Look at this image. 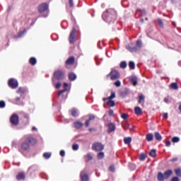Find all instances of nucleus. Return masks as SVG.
<instances>
[{
  "instance_id": "f257e3e1",
  "label": "nucleus",
  "mask_w": 181,
  "mask_h": 181,
  "mask_svg": "<svg viewBox=\"0 0 181 181\" xmlns=\"http://www.w3.org/2000/svg\"><path fill=\"white\" fill-rule=\"evenodd\" d=\"M37 144V140L32 136H28L25 139V141L21 143L18 151L21 153H25V152H29L30 150V145H36Z\"/></svg>"
},
{
  "instance_id": "f03ea898",
  "label": "nucleus",
  "mask_w": 181,
  "mask_h": 181,
  "mask_svg": "<svg viewBox=\"0 0 181 181\" xmlns=\"http://www.w3.org/2000/svg\"><path fill=\"white\" fill-rule=\"evenodd\" d=\"M173 175V171L172 170H167L162 173V172H158L157 175V179L158 181H165L168 180L170 176Z\"/></svg>"
},
{
  "instance_id": "7ed1b4c3",
  "label": "nucleus",
  "mask_w": 181,
  "mask_h": 181,
  "mask_svg": "<svg viewBox=\"0 0 181 181\" xmlns=\"http://www.w3.org/2000/svg\"><path fill=\"white\" fill-rule=\"evenodd\" d=\"M38 12L40 13H45L44 16H49V4L47 3H42L38 6Z\"/></svg>"
},
{
  "instance_id": "20e7f679",
  "label": "nucleus",
  "mask_w": 181,
  "mask_h": 181,
  "mask_svg": "<svg viewBox=\"0 0 181 181\" xmlns=\"http://www.w3.org/2000/svg\"><path fill=\"white\" fill-rule=\"evenodd\" d=\"M10 122L13 127H18L19 125V115L13 114L10 117Z\"/></svg>"
},
{
  "instance_id": "39448f33",
  "label": "nucleus",
  "mask_w": 181,
  "mask_h": 181,
  "mask_svg": "<svg viewBox=\"0 0 181 181\" xmlns=\"http://www.w3.org/2000/svg\"><path fill=\"white\" fill-rule=\"evenodd\" d=\"M115 19V16L111 14V11H105L103 14V19H105L106 22H112V19Z\"/></svg>"
},
{
  "instance_id": "423d86ee",
  "label": "nucleus",
  "mask_w": 181,
  "mask_h": 181,
  "mask_svg": "<svg viewBox=\"0 0 181 181\" xmlns=\"http://www.w3.org/2000/svg\"><path fill=\"white\" fill-rule=\"evenodd\" d=\"M92 149L95 152H101V151L104 150V144L100 142L94 143L92 145Z\"/></svg>"
},
{
  "instance_id": "0eeeda50",
  "label": "nucleus",
  "mask_w": 181,
  "mask_h": 181,
  "mask_svg": "<svg viewBox=\"0 0 181 181\" xmlns=\"http://www.w3.org/2000/svg\"><path fill=\"white\" fill-rule=\"evenodd\" d=\"M110 79L112 81L118 80V78H119L120 77L119 72H118V71L115 69H112L110 73L107 74V77H110Z\"/></svg>"
},
{
  "instance_id": "6e6552de",
  "label": "nucleus",
  "mask_w": 181,
  "mask_h": 181,
  "mask_svg": "<svg viewBox=\"0 0 181 181\" xmlns=\"http://www.w3.org/2000/svg\"><path fill=\"white\" fill-rule=\"evenodd\" d=\"M53 76L55 80H63L64 78V72L62 70H57L54 72Z\"/></svg>"
},
{
  "instance_id": "1a4fd4ad",
  "label": "nucleus",
  "mask_w": 181,
  "mask_h": 181,
  "mask_svg": "<svg viewBox=\"0 0 181 181\" xmlns=\"http://www.w3.org/2000/svg\"><path fill=\"white\" fill-rule=\"evenodd\" d=\"M76 27H73L72 30L69 35V43L73 44L74 43V42H76Z\"/></svg>"
},
{
  "instance_id": "9d476101",
  "label": "nucleus",
  "mask_w": 181,
  "mask_h": 181,
  "mask_svg": "<svg viewBox=\"0 0 181 181\" xmlns=\"http://www.w3.org/2000/svg\"><path fill=\"white\" fill-rule=\"evenodd\" d=\"M8 86L11 87V88H18V81L13 78H10L8 82Z\"/></svg>"
},
{
  "instance_id": "9b49d317",
  "label": "nucleus",
  "mask_w": 181,
  "mask_h": 181,
  "mask_svg": "<svg viewBox=\"0 0 181 181\" xmlns=\"http://www.w3.org/2000/svg\"><path fill=\"white\" fill-rule=\"evenodd\" d=\"M76 63V58L74 57H70L65 62V67L68 68L69 66H73Z\"/></svg>"
},
{
  "instance_id": "f8f14e48",
  "label": "nucleus",
  "mask_w": 181,
  "mask_h": 181,
  "mask_svg": "<svg viewBox=\"0 0 181 181\" xmlns=\"http://www.w3.org/2000/svg\"><path fill=\"white\" fill-rule=\"evenodd\" d=\"M80 177L81 181H89L90 178L88 177V174H87V171L82 170L80 173Z\"/></svg>"
},
{
  "instance_id": "ddd939ff",
  "label": "nucleus",
  "mask_w": 181,
  "mask_h": 181,
  "mask_svg": "<svg viewBox=\"0 0 181 181\" xmlns=\"http://www.w3.org/2000/svg\"><path fill=\"white\" fill-rule=\"evenodd\" d=\"M115 129H116V127L114 123H109L107 124V134H111V132H114Z\"/></svg>"
},
{
  "instance_id": "4468645a",
  "label": "nucleus",
  "mask_w": 181,
  "mask_h": 181,
  "mask_svg": "<svg viewBox=\"0 0 181 181\" xmlns=\"http://www.w3.org/2000/svg\"><path fill=\"white\" fill-rule=\"evenodd\" d=\"M128 94H129V90L124 88L123 90L120 91L119 96L122 97V98H125Z\"/></svg>"
},
{
  "instance_id": "2eb2a0df",
  "label": "nucleus",
  "mask_w": 181,
  "mask_h": 181,
  "mask_svg": "<svg viewBox=\"0 0 181 181\" xmlns=\"http://www.w3.org/2000/svg\"><path fill=\"white\" fill-rule=\"evenodd\" d=\"M127 49L129 50V52H131V53L138 52V47L136 46L127 45Z\"/></svg>"
},
{
  "instance_id": "dca6fc26",
  "label": "nucleus",
  "mask_w": 181,
  "mask_h": 181,
  "mask_svg": "<svg viewBox=\"0 0 181 181\" xmlns=\"http://www.w3.org/2000/svg\"><path fill=\"white\" fill-rule=\"evenodd\" d=\"M129 81L134 86L138 85V78L136 76H131Z\"/></svg>"
},
{
  "instance_id": "f3484780",
  "label": "nucleus",
  "mask_w": 181,
  "mask_h": 181,
  "mask_svg": "<svg viewBox=\"0 0 181 181\" xmlns=\"http://www.w3.org/2000/svg\"><path fill=\"white\" fill-rule=\"evenodd\" d=\"M25 177H26V175H25V173H23V172L19 173L16 175V179L18 180H25Z\"/></svg>"
},
{
  "instance_id": "a211bd4d",
  "label": "nucleus",
  "mask_w": 181,
  "mask_h": 181,
  "mask_svg": "<svg viewBox=\"0 0 181 181\" xmlns=\"http://www.w3.org/2000/svg\"><path fill=\"white\" fill-rule=\"evenodd\" d=\"M68 77L70 80V81H74V80H76V78H77V76L76 75V74L71 72L69 74Z\"/></svg>"
},
{
  "instance_id": "6ab92c4d",
  "label": "nucleus",
  "mask_w": 181,
  "mask_h": 181,
  "mask_svg": "<svg viewBox=\"0 0 181 181\" xmlns=\"http://www.w3.org/2000/svg\"><path fill=\"white\" fill-rule=\"evenodd\" d=\"M67 87H69V84H67V83H64V89L60 90L58 93V97H60V95H62V94H63V93H66V91H67Z\"/></svg>"
},
{
  "instance_id": "aec40b11",
  "label": "nucleus",
  "mask_w": 181,
  "mask_h": 181,
  "mask_svg": "<svg viewBox=\"0 0 181 181\" xmlns=\"http://www.w3.org/2000/svg\"><path fill=\"white\" fill-rule=\"evenodd\" d=\"M154 136L156 141H158V142H160V141H162V135H160V133H159L158 132H156L154 133Z\"/></svg>"
},
{
  "instance_id": "412c9836",
  "label": "nucleus",
  "mask_w": 181,
  "mask_h": 181,
  "mask_svg": "<svg viewBox=\"0 0 181 181\" xmlns=\"http://www.w3.org/2000/svg\"><path fill=\"white\" fill-rule=\"evenodd\" d=\"M74 128H76V129H80V128H83V122H75L74 123Z\"/></svg>"
},
{
  "instance_id": "4be33fe9",
  "label": "nucleus",
  "mask_w": 181,
  "mask_h": 181,
  "mask_svg": "<svg viewBox=\"0 0 181 181\" xmlns=\"http://www.w3.org/2000/svg\"><path fill=\"white\" fill-rule=\"evenodd\" d=\"M134 113L136 115H142V109L139 107H136L134 108Z\"/></svg>"
},
{
  "instance_id": "5701e85b",
  "label": "nucleus",
  "mask_w": 181,
  "mask_h": 181,
  "mask_svg": "<svg viewBox=\"0 0 181 181\" xmlns=\"http://www.w3.org/2000/svg\"><path fill=\"white\" fill-rule=\"evenodd\" d=\"M146 141H148V142H151V141H153V134L151 133L146 134Z\"/></svg>"
},
{
  "instance_id": "b1692460",
  "label": "nucleus",
  "mask_w": 181,
  "mask_h": 181,
  "mask_svg": "<svg viewBox=\"0 0 181 181\" xmlns=\"http://www.w3.org/2000/svg\"><path fill=\"white\" fill-rule=\"evenodd\" d=\"M170 88L172 90H179V86L177 85V83H172L170 85Z\"/></svg>"
},
{
  "instance_id": "393cba45",
  "label": "nucleus",
  "mask_w": 181,
  "mask_h": 181,
  "mask_svg": "<svg viewBox=\"0 0 181 181\" xmlns=\"http://www.w3.org/2000/svg\"><path fill=\"white\" fill-rule=\"evenodd\" d=\"M131 142H132V137H125L124 139V143L125 144V145H129V144H131Z\"/></svg>"
},
{
  "instance_id": "a878e982",
  "label": "nucleus",
  "mask_w": 181,
  "mask_h": 181,
  "mask_svg": "<svg viewBox=\"0 0 181 181\" xmlns=\"http://www.w3.org/2000/svg\"><path fill=\"white\" fill-rule=\"evenodd\" d=\"M174 172L178 177H181V168H178L174 170Z\"/></svg>"
},
{
  "instance_id": "bb28decb",
  "label": "nucleus",
  "mask_w": 181,
  "mask_h": 181,
  "mask_svg": "<svg viewBox=\"0 0 181 181\" xmlns=\"http://www.w3.org/2000/svg\"><path fill=\"white\" fill-rule=\"evenodd\" d=\"M37 60H36V58L35 57H31L30 59H29V63L30 64H31L32 66H35V64H36L37 63Z\"/></svg>"
},
{
  "instance_id": "cd10ccee",
  "label": "nucleus",
  "mask_w": 181,
  "mask_h": 181,
  "mask_svg": "<svg viewBox=\"0 0 181 181\" xmlns=\"http://www.w3.org/2000/svg\"><path fill=\"white\" fill-rule=\"evenodd\" d=\"M107 105H108V107H115V102L112 100H108Z\"/></svg>"
},
{
  "instance_id": "c85d7f7f",
  "label": "nucleus",
  "mask_w": 181,
  "mask_h": 181,
  "mask_svg": "<svg viewBox=\"0 0 181 181\" xmlns=\"http://www.w3.org/2000/svg\"><path fill=\"white\" fill-rule=\"evenodd\" d=\"M129 67L130 70H135V63L132 61L129 62Z\"/></svg>"
},
{
  "instance_id": "c756f323",
  "label": "nucleus",
  "mask_w": 181,
  "mask_h": 181,
  "mask_svg": "<svg viewBox=\"0 0 181 181\" xmlns=\"http://www.w3.org/2000/svg\"><path fill=\"white\" fill-rule=\"evenodd\" d=\"M150 156H152V158H156V150L152 149L149 153Z\"/></svg>"
},
{
  "instance_id": "7c9ffc66",
  "label": "nucleus",
  "mask_w": 181,
  "mask_h": 181,
  "mask_svg": "<svg viewBox=\"0 0 181 181\" xmlns=\"http://www.w3.org/2000/svg\"><path fill=\"white\" fill-rule=\"evenodd\" d=\"M138 103H139V104H142V103H145V97L144 96V95H141L139 96Z\"/></svg>"
},
{
  "instance_id": "2f4dec72",
  "label": "nucleus",
  "mask_w": 181,
  "mask_h": 181,
  "mask_svg": "<svg viewBox=\"0 0 181 181\" xmlns=\"http://www.w3.org/2000/svg\"><path fill=\"white\" fill-rule=\"evenodd\" d=\"M84 158L86 160H93V156H91L90 153H88L87 155L84 156Z\"/></svg>"
},
{
  "instance_id": "473e14b6",
  "label": "nucleus",
  "mask_w": 181,
  "mask_h": 181,
  "mask_svg": "<svg viewBox=\"0 0 181 181\" xmlns=\"http://www.w3.org/2000/svg\"><path fill=\"white\" fill-rule=\"evenodd\" d=\"M51 156H52V153L45 152L43 153V157L45 159H49V158H50Z\"/></svg>"
},
{
  "instance_id": "72a5a7b5",
  "label": "nucleus",
  "mask_w": 181,
  "mask_h": 181,
  "mask_svg": "<svg viewBox=\"0 0 181 181\" xmlns=\"http://www.w3.org/2000/svg\"><path fill=\"white\" fill-rule=\"evenodd\" d=\"M104 156H105V154H104V152L103 151H100L97 155L98 159H103Z\"/></svg>"
},
{
  "instance_id": "f704fd0d",
  "label": "nucleus",
  "mask_w": 181,
  "mask_h": 181,
  "mask_svg": "<svg viewBox=\"0 0 181 181\" xmlns=\"http://www.w3.org/2000/svg\"><path fill=\"white\" fill-rule=\"evenodd\" d=\"M119 66L121 69H127V62L125 61L121 62Z\"/></svg>"
},
{
  "instance_id": "c9c22d12",
  "label": "nucleus",
  "mask_w": 181,
  "mask_h": 181,
  "mask_svg": "<svg viewBox=\"0 0 181 181\" xmlns=\"http://www.w3.org/2000/svg\"><path fill=\"white\" fill-rule=\"evenodd\" d=\"M123 128L125 130L129 129V123H128V122H124L123 124Z\"/></svg>"
},
{
  "instance_id": "e433bc0d",
  "label": "nucleus",
  "mask_w": 181,
  "mask_h": 181,
  "mask_svg": "<svg viewBox=\"0 0 181 181\" xmlns=\"http://www.w3.org/2000/svg\"><path fill=\"white\" fill-rule=\"evenodd\" d=\"M71 114L72 117H77V110L72 109L71 111Z\"/></svg>"
},
{
  "instance_id": "4c0bfd02",
  "label": "nucleus",
  "mask_w": 181,
  "mask_h": 181,
  "mask_svg": "<svg viewBox=\"0 0 181 181\" xmlns=\"http://www.w3.org/2000/svg\"><path fill=\"white\" fill-rule=\"evenodd\" d=\"M179 141H180V139L177 136H174L172 139V142H173L174 144H176L177 142H179Z\"/></svg>"
},
{
  "instance_id": "58836bf2",
  "label": "nucleus",
  "mask_w": 181,
  "mask_h": 181,
  "mask_svg": "<svg viewBox=\"0 0 181 181\" xmlns=\"http://www.w3.org/2000/svg\"><path fill=\"white\" fill-rule=\"evenodd\" d=\"M136 47H139V49L140 47H142V42L139 40L136 41Z\"/></svg>"
},
{
  "instance_id": "ea45409f",
  "label": "nucleus",
  "mask_w": 181,
  "mask_h": 181,
  "mask_svg": "<svg viewBox=\"0 0 181 181\" xmlns=\"http://www.w3.org/2000/svg\"><path fill=\"white\" fill-rule=\"evenodd\" d=\"M113 98H115V92L112 91L110 96L108 97V100H112Z\"/></svg>"
},
{
  "instance_id": "a19ab883",
  "label": "nucleus",
  "mask_w": 181,
  "mask_h": 181,
  "mask_svg": "<svg viewBox=\"0 0 181 181\" xmlns=\"http://www.w3.org/2000/svg\"><path fill=\"white\" fill-rule=\"evenodd\" d=\"M25 33H26V29H24L23 31L20 32L18 33V37H22Z\"/></svg>"
},
{
  "instance_id": "79ce46f5",
  "label": "nucleus",
  "mask_w": 181,
  "mask_h": 181,
  "mask_svg": "<svg viewBox=\"0 0 181 181\" xmlns=\"http://www.w3.org/2000/svg\"><path fill=\"white\" fill-rule=\"evenodd\" d=\"M128 117L129 116L127 113H122L121 115V118H122V119H127Z\"/></svg>"
},
{
  "instance_id": "37998d69",
  "label": "nucleus",
  "mask_w": 181,
  "mask_h": 181,
  "mask_svg": "<svg viewBox=\"0 0 181 181\" xmlns=\"http://www.w3.org/2000/svg\"><path fill=\"white\" fill-rule=\"evenodd\" d=\"M73 151H78V144H75L72 145Z\"/></svg>"
},
{
  "instance_id": "c03bdc74",
  "label": "nucleus",
  "mask_w": 181,
  "mask_h": 181,
  "mask_svg": "<svg viewBox=\"0 0 181 181\" xmlns=\"http://www.w3.org/2000/svg\"><path fill=\"white\" fill-rule=\"evenodd\" d=\"M95 119V116L94 115H89L88 121H93Z\"/></svg>"
},
{
  "instance_id": "a18cd8bd",
  "label": "nucleus",
  "mask_w": 181,
  "mask_h": 181,
  "mask_svg": "<svg viewBox=\"0 0 181 181\" xmlns=\"http://www.w3.org/2000/svg\"><path fill=\"white\" fill-rule=\"evenodd\" d=\"M139 159H140L141 160H144L145 159H146V156H145L144 153H141V154H140V156H139Z\"/></svg>"
},
{
  "instance_id": "49530a36",
  "label": "nucleus",
  "mask_w": 181,
  "mask_h": 181,
  "mask_svg": "<svg viewBox=\"0 0 181 181\" xmlns=\"http://www.w3.org/2000/svg\"><path fill=\"white\" fill-rule=\"evenodd\" d=\"M6 105V104L5 103V101H0V108H5Z\"/></svg>"
},
{
  "instance_id": "de8ad7c7",
  "label": "nucleus",
  "mask_w": 181,
  "mask_h": 181,
  "mask_svg": "<svg viewBox=\"0 0 181 181\" xmlns=\"http://www.w3.org/2000/svg\"><path fill=\"white\" fill-rule=\"evenodd\" d=\"M59 155L62 158H64V156H66V152L64 151V150H61L60 152H59Z\"/></svg>"
},
{
  "instance_id": "09e8293b",
  "label": "nucleus",
  "mask_w": 181,
  "mask_h": 181,
  "mask_svg": "<svg viewBox=\"0 0 181 181\" xmlns=\"http://www.w3.org/2000/svg\"><path fill=\"white\" fill-rule=\"evenodd\" d=\"M114 85L116 87H121V81H117L116 82H115Z\"/></svg>"
},
{
  "instance_id": "8fccbe9b",
  "label": "nucleus",
  "mask_w": 181,
  "mask_h": 181,
  "mask_svg": "<svg viewBox=\"0 0 181 181\" xmlns=\"http://www.w3.org/2000/svg\"><path fill=\"white\" fill-rule=\"evenodd\" d=\"M109 170H110V172H115V166H114V165H110V166L109 167Z\"/></svg>"
},
{
  "instance_id": "3c124183",
  "label": "nucleus",
  "mask_w": 181,
  "mask_h": 181,
  "mask_svg": "<svg viewBox=\"0 0 181 181\" xmlns=\"http://www.w3.org/2000/svg\"><path fill=\"white\" fill-rule=\"evenodd\" d=\"M177 160H179V158H177V157H175L173 158H171L170 160V162H177Z\"/></svg>"
},
{
  "instance_id": "603ef678",
  "label": "nucleus",
  "mask_w": 181,
  "mask_h": 181,
  "mask_svg": "<svg viewBox=\"0 0 181 181\" xmlns=\"http://www.w3.org/2000/svg\"><path fill=\"white\" fill-rule=\"evenodd\" d=\"M180 180L179 179L178 177H173L171 179V181H180Z\"/></svg>"
},
{
  "instance_id": "864d4df0",
  "label": "nucleus",
  "mask_w": 181,
  "mask_h": 181,
  "mask_svg": "<svg viewBox=\"0 0 181 181\" xmlns=\"http://www.w3.org/2000/svg\"><path fill=\"white\" fill-rule=\"evenodd\" d=\"M85 125H86V128L90 127V120L86 119V122H85Z\"/></svg>"
},
{
  "instance_id": "5fc2aeb1",
  "label": "nucleus",
  "mask_w": 181,
  "mask_h": 181,
  "mask_svg": "<svg viewBox=\"0 0 181 181\" xmlns=\"http://www.w3.org/2000/svg\"><path fill=\"white\" fill-rule=\"evenodd\" d=\"M108 114H109V115H111L112 117H114V110H110L108 111Z\"/></svg>"
},
{
  "instance_id": "6e6d98bb",
  "label": "nucleus",
  "mask_w": 181,
  "mask_h": 181,
  "mask_svg": "<svg viewBox=\"0 0 181 181\" xmlns=\"http://www.w3.org/2000/svg\"><path fill=\"white\" fill-rule=\"evenodd\" d=\"M172 142L170 141H168L165 142V146H170L171 145Z\"/></svg>"
},
{
  "instance_id": "4d7b16f0",
  "label": "nucleus",
  "mask_w": 181,
  "mask_h": 181,
  "mask_svg": "<svg viewBox=\"0 0 181 181\" xmlns=\"http://www.w3.org/2000/svg\"><path fill=\"white\" fill-rule=\"evenodd\" d=\"M61 86H62V84H60V83H57L56 84V86H55V88H60Z\"/></svg>"
},
{
  "instance_id": "13d9d810",
  "label": "nucleus",
  "mask_w": 181,
  "mask_h": 181,
  "mask_svg": "<svg viewBox=\"0 0 181 181\" xmlns=\"http://www.w3.org/2000/svg\"><path fill=\"white\" fill-rule=\"evenodd\" d=\"M163 118H165L166 119L168 117V113H163Z\"/></svg>"
},
{
  "instance_id": "bf43d9fd",
  "label": "nucleus",
  "mask_w": 181,
  "mask_h": 181,
  "mask_svg": "<svg viewBox=\"0 0 181 181\" xmlns=\"http://www.w3.org/2000/svg\"><path fill=\"white\" fill-rule=\"evenodd\" d=\"M69 5L71 7H73V6H74L73 0H69Z\"/></svg>"
},
{
  "instance_id": "052dcab7",
  "label": "nucleus",
  "mask_w": 181,
  "mask_h": 181,
  "mask_svg": "<svg viewBox=\"0 0 181 181\" xmlns=\"http://www.w3.org/2000/svg\"><path fill=\"white\" fill-rule=\"evenodd\" d=\"M164 103H166L167 104L169 103V99H168V98H165Z\"/></svg>"
},
{
  "instance_id": "680f3d73",
  "label": "nucleus",
  "mask_w": 181,
  "mask_h": 181,
  "mask_svg": "<svg viewBox=\"0 0 181 181\" xmlns=\"http://www.w3.org/2000/svg\"><path fill=\"white\" fill-rule=\"evenodd\" d=\"M18 92V93H23V91H22V88H19Z\"/></svg>"
},
{
  "instance_id": "e2e57ef3",
  "label": "nucleus",
  "mask_w": 181,
  "mask_h": 181,
  "mask_svg": "<svg viewBox=\"0 0 181 181\" xmlns=\"http://www.w3.org/2000/svg\"><path fill=\"white\" fill-rule=\"evenodd\" d=\"M16 101H21V98L20 97H16Z\"/></svg>"
},
{
  "instance_id": "0e129e2a",
  "label": "nucleus",
  "mask_w": 181,
  "mask_h": 181,
  "mask_svg": "<svg viewBox=\"0 0 181 181\" xmlns=\"http://www.w3.org/2000/svg\"><path fill=\"white\" fill-rule=\"evenodd\" d=\"M32 131H37V129L35 127H33L32 128Z\"/></svg>"
},
{
  "instance_id": "69168bd1",
  "label": "nucleus",
  "mask_w": 181,
  "mask_h": 181,
  "mask_svg": "<svg viewBox=\"0 0 181 181\" xmlns=\"http://www.w3.org/2000/svg\"><path fill=\"white\" fill-rule=\"evenodd\" d=\"M158 23H162V20H161L160 18H158Z\"/></svg>"
},
{
  "instance_id": "338daca9",
  "label": "nucleus",
  "mask_w": 181,
  "mask_h": 181,
  "mask_svg": "<svg viewBox=\"0 0 181 181\" xmlns=\"http://www.w3.org/2000/svg\"><path fill=\"white\" fill-rule=\"evenodd\" d=\"M159 26H160V28H163V23H160Z\"/></svg>"
},
{
  "instance_id": "774afa93",
  "label": "nucleus",
  "mask_w": 181,
  "mask_h": 181,
  "mask_svg": "<svg viewBox=\"0 0 181 181\" xmlns=\"http://www.w3.org/2000/svg\"><path fill=\"white\" fill-rule=\"evenodd\" d=\"M178 110H180V112H181V105H180Z\"/></svg>"
}]
</instances>
